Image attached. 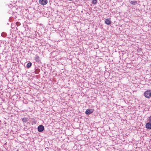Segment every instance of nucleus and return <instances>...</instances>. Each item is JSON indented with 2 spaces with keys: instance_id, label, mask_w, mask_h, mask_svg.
Wrapping results in <instances>:
<instances>
[{
  "instance_id": "nucleus-1",
  "label": "nucleus",
  "mask_w": 151,
  "mask_h": 151,
  "mask_svg": "<svg viewBox=\"0 0 151 151\" xmlns=\"http://www.w3.org/2000/svg\"><path fill=\"white\" fill-rule=\"evenodd\" d=\"M144 96L147 98H150L151 96V90H148L144 92Z\"/></svg>"
},
{
  "instance_id": "nucleus-2",
  "label": "nucleus",
  "mask_w": 151,
  "mask_h": 151,
  "mask_svg": "<svg viewBox=\"0 0 151 151\" xmlns=\"http://www.w3.org/2000/svg\"><path fill=\"white\" fill-rule=\"evenodd\" d=\"M44 127L42 125H39L37 127V130L38 132H42L44 130Z\"/></svg>"
},
{
  "instance_id": "nucleus-3",
  "label": "nucleus",
  "mask_w": 151,
  "mask_h": 151,
  "mask_svg": "<svg viewBox=\"0 0 151 151\" xmlns=\"http://www.w3.org/2000/svg\"><path fill=\"white\" fill-rule=\"evenodd\" d=\"M39 3L42 5H44L47 3V0H39Z\"/></svg>"
},
{
  "instance_id": "nucleus-4",
  "label": "nucleus",
  "mask_w": 151,
  "mask_h": 151,
  "mask_svg": "<svg viewBox=\"0 0 151 151\" xmlns=\"http://www.w3.org/2000/svg\"><path fill=\"white\" fill-rule=\"evenodd\" d=\"M94 111V110L92 109H87L85 112V113L87 115H89L92 113Z\"/></svg>"
},
{
  "instance_id": "nucleus-5",
  "label": "nucleus",
  "mask_w": 151,
  "mask_h": 151,
  "mask_svg": "<svg viewBox=\"0 0 151 151\" xmlns=\"http://www.w3.org/2000/svg\"><path fill=\"white\" fill-rule=\"evenodd\" d=\"M35 60L38 63H41V60L40 59V57L37 55H35Z\"/></svg>"
},
{
  "instance_id": "nucleus-6",
  "label": "nucleus",
  "mask_w": 151,
  "mask_h": 151,
  "mask_svg": "<svg viewBox=\"0 0 151 151\" xmlns=\"http://www.w3.org/2000/svg\"><path fill=\"white\" fill-rule=\"evenodd\" d=\"M145 127L149 129H151V122H149L147 123L145 125Z\"/></svg>"
},
{
  "instance_id": "nucleus-7",
  "label": "nucleus",
  "mask_w": 151,
  "mask_h": 151,
  "mask_svg": "<svg viewBox=\"0 0 151 151\" xmlns=\"http://www.w3.org/2000/svg\"><path fill=\"white\" fill-rule=\"evenodd\" d=\"M107 25H109L111 23V21L110 19H107L105 20L104 22Z\"/></svg>"
},
{
  "instance_id": "nucleus-8",
  "label": "nucleus",
  "mask_w": 151,
  "mask_h": 151,
  "mask_svg": "<svg viewBox=\"0 0 151 151\" xmlns=\"http://www.w3.org/2000/svg\"><path fill=\"white\" fill-rule=\"evenodd\" d=\"M32 65V63L30 62L27 64L26 65V67L28 68H29L31 67Z\"/></svg>"
},
{
  "instance_id": "nucleus-9",
  "label": "nucleus",
  "mask_w": 151,
  "mask_h": 151,
  "mask_svg": "<svg viewBox=\"0 0 151 151\" xmlns=\"http://www.w3.org/2000/svg\"><path fill=\"white\" fill-rule=\"evenodd\" d=\"M22 120L24 123H26L28 121V118L25 117L24 118L22 119Z\"/></svg>"
},
{
  "instance_id": "nucleus-10",
  "label": "nucleus",
  "mask_w": 151,
  "mask_h": 151,
  "mask_svg": "<svg viewBox=\"0 0 151 151\" xmlns=\"http://www.w3.org/2000/svg\"><path fill=\"white\" fill-rule=\"evenodd\" d=\"M40 70L39 69L37 68L36 69L35 71V73L36 74H38L40 72Z\"/></svg>"
},
{
  "instance_id": "nucleus-11",
  "label": "nucleus",
  "mask_w": 151,
  "mask_h": 151,
  "mask_svg": "<svg viewBox=\"0 0 151 151\" xmlns=\"http://www.w3.org/2000/svg\"><path fill=\"white\" fill-rule=\"evenodd\" d=\"M97 3V0H92V3L94 4H96Z\"/></svg>"
},
{
  "instance_id": "nucleus-12",
  "label": "nucleus",
  "mask_w": 151,
  "mask_h": 151,
  "mask_svg": "<svg viewBox=\"0 0 151 151\" xmlns=\"http://www.w3.org/2000/svg\"><path fill=\"white\" fill-rule=\"evenodd\" d=\"M130 4L132 5H135L137 3V1H131L130 2Z\"/></svg>"
},
{
  "instance_id": "nucleus-13",
  "label": "nucleus",
  "mask_w": 151,
  "mask_h": 151,
  "mask_svg": "<svg viewBox=\"0 0 151 151\" xmlns=\"http://www.w3.org/2000/svg\"><path fill=\"white\" fill-rule=\"evenodd\" d=\"M1 35L2 36L4 37H5L6 36L7 34L5 33L4 32H3L1 34Z\"/></svg>"
},
{
  "instance_id": "nucleus-14",
  "label": "nucleus",
  "mask_w": 151,
  "mask_h": 151,
  "mask_svg": "<svg viewBox=\"0 0 151 151\" xmlns=\"http://www.w3.org/2000/svg\"><path fill=\"white\" fill-rule=\"evenodd\" d=\"M148 120L149 122H151V116L148 117Z\"/></svg>"
},
{
  "instance_id": "nucleus-15",
  "label": "nucleus",
  "mask_w": 151,
  "mask_h": 151,
  "mask_svg": "<svg viewBox=\"0 0 151 151\" xmlns=\"http://www.w3.org/2000/svg\"><path fill=\"white\" fill-rule=\"evenodd\" d=\"M16 24H20V23H19V22H17L16 23Z\"/></svg>"
},
{
  "instance_id": "nucleus-16",
  "label": "nucleus",
  "mask_w": 151,
  "mask_h": 151,
  "mask_svg": "<svg viewBox=\"0 0 151 151\" xmlns=\"http://www.w3.org/2000/svg\"><path fill=\"white\" fill-rule=\"evenodd\" d=\"M34 122L35 124L36 123V121H35V122Z\"/></svg>"
},
{
  "instance_id": "nucleus-17",
  "label": "nucleus",
  "mask_w": 151,
  "mask_h": 151,
  "mask_svg": "<svg viewBox=\"0 0 151 151\" xmlns=\"http://www.w3.org/2000/svg\"><path fill=\"white\" fill-rule=\"evenodd\" d=\"M19 25V24H17V25Z\"/></svg>"
}]
</instances>
